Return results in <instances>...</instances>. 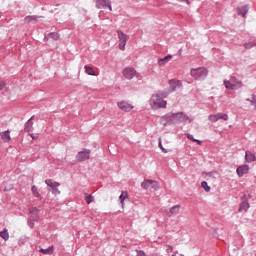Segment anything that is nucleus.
Returning <instances> with one entry per match:
<instances>
[{"mask_svg":"<svg viewBox=\"0 0 256 256\" xmlns=\"http://www.w3.org/2000/svg\"><path fill=\"white\" fill-rule=\"evenodd\" d=\"M117 107H119L121 111H124V113H129V111H133V109H135V106L129 104V102L125 100L117 102Z\"/></svg>","mask_w":256,"mask_h":256,"instance_id":"nucleus-10","label":"nucleus"},{"mask_svg":"<svg viewBox=\"0 0 256 256\" xmlns=\"http://www.w3.org/2000/svg\"><path fill=\"white\" fill-rule=\"evenodd\" d=\"M45 183L49 188V191H51L54 195H61V191L59 190V188L57 187H60L61 184L57 181H54V180H51V179H47L45 180Z\"/></svg>","mask_w":256,"mask_h":256,"instance_id":"nucleus-5","label":"nucleus"},{"mask_svg":"<svg viewBox=\"0 0 256 256\" xmlns=\"http://www.w3.org/2000/svg\"><path fill=\"white\" fill-rule=\"evenodd\" d=\"M31 191L35 197L38 199H41V194H39V190L37 189V186H32Z\"/></svg>","mask_w":256,"mask_h":256,"instance_id":"nucleus-23","label":"nucleus"},{"mask_svg":"<svg viewBox=\"0 0 256 256\" xmlns=\"http://www.w3.org/2000/svg\"><path fill=\"white\" fill-rule=\"evenodd\" d=\"M172 58H173V56H171V55H167L164 58H160L158 60V65H165L167 63V61H171Z\"/></svg>","mask_w":256,"mask_h":256,"instance_id":"nucleus-20","label":"nucleus"},{"mask_svg":"<svg viewBox=\"0 0 256 256\" xmlns=\"http://www.w3.org/2000/svg\"><path fill=\"white\" fill-rule=\"evenodd\" d=\"M53 251H54L53 246H50L47 249H40V253H42L43 255H53Z\"/></svg>","mask_w":256,"mask_h":256,"instance_id":"nucleus-21","label":"nucleus"},{"mask_svg":"<svg viewBox=\"0 0 256 256\" xmlns=\"http://www.w3.org/2000/svg\"><path fill=\"white\" fill-rule=\"evenodd\" d=\"M85 195H86L85 201H86L87 205H91V203H93V201H94L93 196L91 194H87V193H85Z\"/></svg>","mask_w":256,"mask_h":256,"instance_id":"nucleus-24","label":"nucleus"},{"mask_svg":"<svg viewBox=\"0 0 256 256\" xmlns=\"http://www.w3.org/2000/svg\"><path fill=\"white\" fill-rule=\"evenodd\" d=\"M159 147L164 153H169L170 151L168 148H163V144H161V141H159Z\"/></svg>","mask_w":256,"mask_h":256,"instance_id":"nucleus-34","label":"nucleus"},{"mask_svg":"<svg viewBox=\"0 0 256 256\" xmlns=\"http://www.w3.org/2000/svg\"><path fill=\"white\" fill-rule=\"evenodd\" d=\"M187 137L190 141H193L194 143H198V145H201V140L194 139L193 135L187 134Z\"/></svg>","mask_w":256,"mask_h":256,"instance_id":"nucleus-30","label":"nucleus"},{"mask_svg":"<svg viewBox=\"0 0 256 256\" xmlns=\"http://www.w3.org/2000/svg\"><path fill=\"white\" fill-rule=\"evenodd\" d=\"M163 125H167V123H163Z\"/></svg>","mask_w":256,"mask_h":256,"instance_id":"nucleus-44","label":"nucleus"},{"mask_svg":"<svg viewBox=\"0 0 256 256\" xmlns=\"http://www.w3.org/2000/svg\"><path fill=\"white\" fill-rule=\"evenodd\" d=\"M25 23H31V21H37V16H26L24 18Z\"/></svg>","mask_w":256,"mask_h":256,"instance_id":"nucleus-28","label":"nucleus"},{"mask_svg":"<svg viewBox=\"0 0 256 256\" xmlns=\"http://www.w3.org/2000/svg\"><path fill=\"white\" fill-rule=\"evenodd\" d=\"M84 69H85L86 75H91L93 77L97 76V73L94 71L93 67L85 66Z\"/></svg>","mask_w":256,"mask_h":256,"instance_id":"nucleus-18","label":"nucleus"},{"mask_svg":"<svg viewBox=\"0 0 256 256\" xmlns=\"http://www.w3.org/2000/svg\"><path fill=\"white\" fill-rule=\"evenodd\" d=\"M180 3H187V5H189V0H178Z\"/></svg>","mask_w":256,"mask_h":256,"instance_id":"nucleus-37","label":"nucleus"},{"mask_svg":"<svg viewBox=\"0 0 256 256\" xmlns=\"http://www.w3.org/2000/svg\"><path fill=\"white\" fill-rule=\"evenodd\" d=\"M141 185L143 189H150L152 191H157L159 189V182L155 180H145Z\"/></svg>","mask_w":256,"mask_h":256,"instance_id":"nucleus-8","label":"nucleus"},{"mask_svg":"<svg viewBox=\"0 0 256 256\" xmlns=\"http://www.w3.org/2000/svg\"><path fill=\"white\" fill-rule=\"evenodd\" d=\"M201 187H202L203 189H205V191H207V192L211 191V187H209V185L207 184L206 181H203V182L201 183Z\"/></svg>","mask_w":256,"mask_h":256,"instance_id":"nucleus-29","label":"nucleus"},{"mask_svg":"<svg viewBox=\"0 0 256 256\" xmlns=\"http://www.w3.org/2000/svg\"><path fill=\"white\" fill-rule=\"evenodd\" d=\"M32 139H37L35 136H32Z\"/></svg>","mask_w":256,"mask_h":256,"instance_id":"nucleus-40","label":"nucleus"},{"mask_svg":"<svg viewBox=\"0 0 256 256\" xmlns=\"http://www.w3.org/2000/svg\"><path fill=\"white\" fill-rule=\"evenodd\" d=\"M97 9H109V11H113V7L111 6V0H97L96 1Z\"/></svg>","mask_w":256,"mask_h":256,"instance_id":"nucleus-11","label":"nucleus"},{"mask_svg":"<svg viewBox=\"0 0 256 256\" xmlns=\"http://www.w3.org/2000/svg\"><path fill=\"white\" fill-rule=\"evenodd\" d=\"M224 85L226 89H231L232 91H235L243 87V82H241V80H238L235 76H232L230 80H224Z\"/></svg>","mask_w":256,"mask_h":256,"instance_id":"nucleus-3","label":"nucleus"},{"mask_svg":"<svg viewBox=\"0 0 256 256\" xmlns=\"http://www.w3.org/2000/svg\"><path fill=\"white\" fill-rule=\"evenodd\" d=\"M117 35L119 39V49L120 51H125V46L127 45V41H129V35L123 33L121 30H117Z\"/></svg>","mask_w":256,"mask_h":256,"instance_id":"nucleus-6","label":"nucleus"},{"mask_svg":"<svg viewBox=\"0 0 256 256\" xmlns=\"http://www.w3.org/2000/svg\"><path fill=\"white\" fill-rule=\"evenodd\" d=\"M218 115H219V119H223V121H229V115L221 114V113H218Z\"/></svg>","mask_w":256,"mask_h":256,"instance_id":"nucleus-32","label":"nucleus"},{"mask_svg":"<svg viewBox=\"0 0 256 256\" xmlns=\"http://www.w3.org/2000/svg\"><path fill=\"white\" fill-rule=\"evenodd\" d=\"M0 237H2V239H4V241H7L9 239V231L4 230V231L0 232Z\"/></svg>","mask_w":256,"mask_h":256,"instance_id":"nucleus-27","label":"nucleus"},{"mask_svg":"<svg viewBox=\"0 0 256 256\" xmlns=\"http://www.w3.org/2000/svg\"><path fill=\"white\" fill-rule=\"evenodd\" d=\"M13 189V185H10L9 188H4V191H11Z\"/></svg>","mask_w":256,"mask_h":256,"instance_id":"nucleus-38","label":"nucleus"},{"mask_svg":"<svg viewBox=\"0 0 256 256\" xmlns=\"http://www.w3.org/2000/svg\"><path fill=\"white\" fill-rule=\"evenodd\" d=\"M7 86V83L4 80L0 81V91H3V89H5V87Z\"/></svg>","mask_w":256,"mask_h":256,"instance_id":"nucleus-33","label":"nucleus"},{"mask_svg":"<svg viewBox=\"0 0 256 256\" xmlns=\"http://www.w3.org/2000/svg\"><path fill=\"white\" fill-rule=\"evenodd\" d=\"M32 139H37L35 136H32Z\"/></svg>","mask_w":256,"mask_h":256,"instance_id":"nucleus-41","label":"nucleus"},{"mask_svg":"<svg viewBox=\"0 0 256 256\" xmlns=\"http://www.w3.org/2000/svg\"><path fill=\"white\" fill-rule=\"evenodd\" d=\"M49 35H50V37H51L52 39H54V41L59 40V33L53 32V33H50Z\"/></svg>","mask_w":256,"mask_h":256,"instance_id":"nucleus-31","label":"nucleus"},{"mask_svg":"<svg viewBox=\"0 0 256 256\" xmlns=\"http://www.w3.org/2000/svg\"><path fill=\"white\" fill-rule=\"evenodd\" d=\"M123 77L125 79H128V81H131V79H139L141 77V74L137 72V70L133 67H127L122 71Z\"/></svg>","mask_w":256,"mask_h":256,"instance_id":"nucleus-4","label":"nucleus"},{"mask_svg":"<svg viewBox=\"0 0 256 256\" xmlns=\"http://www.w3.org/2000/svg\"><path fill=\"white\" fill-rule=\"evenodd\" d=\"M180 209H181L180 205H175L171 207L168 211H166V215L168 217H173V215H179Z\"/></svg>","mask_w":256,"mask_h":256,"instance_id":"nucleus-14","label":"nucleus"},{"mask_svg":"<svg viewBox=\"0 0 256 256\" xmlns=\"http://www.w3.org/2000/svg\"><path fill=\"white\" fill-rule=\"evenodd\" d=\"M208 119L209 121H212V123H216V121H219V113L210 115Z\"/></svg>","mask_w":256,"mask_h":256,"instance_id":"nucleus-26","label":"nucleus"},{"mask_svg":"<svg viewBox=\"0 0 256 256\" xmlns=\"http://www.w3.org/2000/svg\"><path fill=\"white\" fill-rule=\"evenodd\" d=\"M191 76L194 77V79H204L205 77H207V69L203 67L192 69Z\"/></svg>","mask_w":256,"mask_h":256,"instance_id":"nucleus-7","label":"nucleus"},{"mask_svg":"<svg viewBox=\"0 0 256 256\" xmlns=\"http://www.w3.org/2000/svg\"><path fill=\"white\" fill-rule=\"evenodd\" d=\"M0 137L2 141H4V143H9V141H11V131L6 130L4 132H1Z\"/></svg>","mask_w":256,"mask_h":256,"instance_id":"nucleus-15","label":"nucleus"},{"mask_svg":"<svg viewBox=\"0 0 256 256\" xmlns=\"http://www.w3.org/2000/svg\"><path fill=\"white\" fill-rule=\"evenodd\" d=\"M167 253H173V246H168Z\"/></svg>","mask_w":256,"mask_h":256,"instance_id":"nucleus-35","label":"nucleus"},{"mask_svg":"<svg viewBox=\"0 0 256 256\" xmlns=\"http://www.w3.org/2000/svg\"><path fill=\"white\" fill-rule=\"evenodd\" d=\"M245 197H247V195H244V196H243V199H245Z\"/></svg>","mask_w":256,"mask_h":256,"instance_id":"nucleus-42","label":"nucleus"},{"mask_svg":"<svg viewBox=\"0 0 256 256\" xmlns=\"http://www.w3.org/2000/svg\"><path fill=\"white\" fill-rule=\"evenodd\" d=\"M91 158V150L83 149L82 151L78 152L76 155L77 161H87Z\"/></svg>","mask_w":256,"mask_h":256,"instance_id":"nucleus-9","label":"nucleus"},{"mask_svg":"<svg viewBox=\"0 0 256 256\" xmlns=\"http://www.w3.org/2000/svg\"><path fill=\"white\" fill-rule=\"evenodd\" d=\"M125 199H129V193L127 191H122L119 201L122 205V207H125Z\"/></svg>","mask_w":256,"mask_h":256,"instance_id":"nucleus-16","label":"nucleus"},{"mask_svg":"<svg viewBox=\"0 0 256 256\" xmlns=\"http://www.w3.org/2000/svg\"><path fill=\"white\" fill-rule=\"evenodd\" d=\"M245 159L248 163H251L253 161H255V154L249 152V151H246L245 153Z\"/></svg>","mask_w":256,"mask_h":256,"instance_id":"nucleus-19","label":"nucleus"},{"mask_svg":"<svg viewBox=\"0 0 256 256\" xmlns=\"http://www.w3.org/2000/svg\"><path fill=\"white\" fill-rule=\"evenodd\" d=\"M248 11H249V6L238 7V15H241L242 17H245Z\"/></svg>","mask_w":256,"mask_h":256,"instance_id":"nucleus-17","label":"nucleus"},{"mask_svg":"<svg viewBox=\"0 0 256 256\" xmlns=\"http://www.w3.org/2000/svg\"><path fill=\"white\" fill-rule=\"evenodd\" d=\"M250 103H251V105L256 107V98H253L252 100H250Z\"/></svg>","mask_w":256,"mask_h":256,"instance_id":"nucleus-36","label":"nucleus"},{"mask_svg":"<svg viewBox=\"0 0 256 256\" xmlns=\"http://www.w3.org/2000/svg\"><path fill=\"white\" fill-rule=\"evenodd\" d=\"M236 173L239 177H243V175H247V173H249V165L239 166L236 170Z\"/></svg>","mask_w":256,"mask_h":256,"instance_id":"nucleus-13","label":"nucleus"},{"mask_svg":"<svg viewBox=\"0 0 256 256\" xmlns=\"http://www.w3.org/2000/svg\"><path fill=\"white\" fill-rule=\"evenodd\" d=\"M248 209H249V202H247L246 200L242 201V203L240 204L239 211H247Z\"/></svg>","mask_w":256,"mask_h":256,"instance_id":"nucleus-22","label":"nucleus"},{"mask_svg":"<svg viewBox=\"0 0 256 256\" xmlns=\"http://www.w3.org/2000/svg\"><path fill=\"white\" fill-rule=\"evenodd\" d=\"M151 109L157 111V109H165L167 107V101L163 100L160 94H153L149 100Z\"/></svg>","mask_w":256,"mask_h":256,"instance_id":"nucleus-2","label":"nucleus"},{"mask_svg":"<svg viewBox=\"0 0 256 256\" xmlns=\"http://www.w3.org/2000/svg\"><path fill=\"white\" fill-rule=\"evenodd\" d=\"M31 123V120L28 121V124Z\"/></svg>","mask_w":256,"mask_h":256,"instance_id":"nucleus-43","label":"nucleus"},{"mask_svg":"<svg viewBox=\"0 0 256 256\" xmlns=\"http://www.w3.org/2000/svg\"><path fill=\"white\" fill-rule=\"evenodd\" d=\"M169 85L171 91H177V89H181V87H183V83L179 80H170Z\"/></svg>","mask_w":256,"mask_h":256,"instance_id":"nucleus-12","label":"nucleus"},{"mask_svg":"<svg viewBox=\"0 0 256 256\" xmlns=\"http://www.w3.org/2000/svg\"><path fill=\"white\" fill-rule=\"evenodd\" d=\"M245 49H253V47H256V40L253 42H247L244 44Z\"/></svg>","mask_w":256,"mask_h":256,"instance_id":"nucleus-25","label":"nucleus"},{"mask_svg":"<svg viewBox=\"0 0 256 256\" xmlns=\"http://www.w3.org/2000/svg\"><path fill=\"white\" fill-rule=\"evenodd\" d=\"M163 121H167V123L175 125L177 123H185V121H193V119L189 118V116L183 112H178L164 116L161 119V123H163Z\"/></svg>","mask_w":256,"mask_h":256,"instance_id":"nucleus-1","label":"nucleus"},{"mask_svg":"<svg viewBox=\"0 0 256 256\" xmlns=\"http://www.w3.org/2000/svg\"><path fill=\"white\" fill-rule=\"evenodd\" d=\"M37 208H33L31 211H30V213H37Z\"/></svg>","mask_w":256,"mask_h":256,"instance_id":"nucleus-39","label":"nucleus"}]
</instances>
